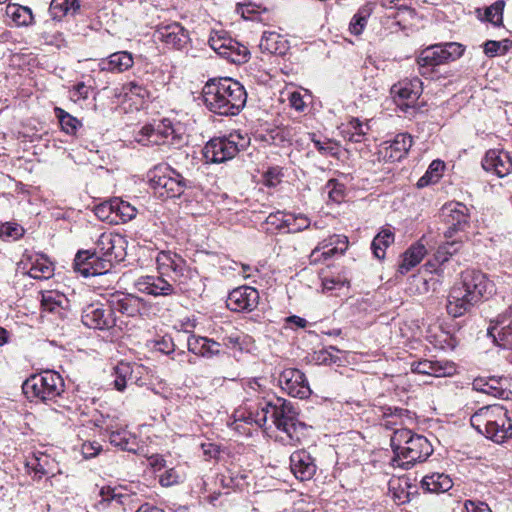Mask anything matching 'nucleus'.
<instances>
[{"mask_svg":"<svg viewBox=\"0 0 512 512\" xmlns=\"http://www.w3.org/2000/svg\"><path fill=\"white\" fill-rule=\"evenodd\" d=\"M297 416L298 413L290 401L279 397H263L247 400L245 407L237 409L233 414L234 421L231 426L238 430V422H244L261 428L270 419L279 431L286 434L289 443L295 445L300 442L306 429V425L299 421Z\"/></svg>","mask_w":512,"mask_h":512,"instance_id":"f257e3e1","label":"nucleus"},{"mask_svg":"<svg viewBox=\"0 0 512 512\" xmlns=\"http://www.w3.org/2000/svg\"><path fill=\"white\" fill-rule=\"evenodd\" d=\"M125 238L113 232H103L95 242L93 250H80L74 259V269L84 277L103 275L110 271L113 263L125 256Z\"/></svg>","mask_w":512,"mask_h":512,"instance_id":"f03ea898","label":"nucleus"},{"mask_svg":"<svg viewBox=\"0 0 512 512\" xmlns=\"http://www.w3.org/2000/svg\"><path fill=\"white\" fill-rule=\"evenodd\" d=\"M494 292V284L486 274L479 270L468 269L461 273L460 281L456 282L447 297V313L461 317Z\"/></svg>","mask_w":512,"mask_h":512,"instance_id":"7ed1b4c3","label":"nucleus"},{"mask_svg":"<svg viewBox=\"0 0 512 512\" xmlns=\"http://www.w3.org/2000/svg\"><path fill=\"white\" fill-rule=\"evenodd\" d=\"M205 107L221 116H235L245 107L247 93L244 86L230 77L209 79L203 89Z\"/></svg>","mask_w":512,"mask_h":512,"instance_id":"20e7f679","label":"nucleus"},{"mask_svg":"<svg viewBox=\"0 0 512 512\" xmlns=\"http://www.w3.org/2000/svg\"><path fill=\"white\" fill-rule=\"evenodd\" d=\"M394 452V467L411 468L415 463L426 460L433 452L432 445L422 435L414 434L409 429H397L391 437Z\"/></svg>","mask_w":512,"mask_h":512,"instance_id":"39448f33","label":"nucleus"},{"mask_svg":"<svg viewBox=\"0 0 512 512\" xmlns=\"http://www.w3.org/2000/svg\"><path fill=\"white\" fill-rule=\"evenodd\" d=\"M62 376L52 370L32 374L22 384V391L30 401H53L64 392Z\"/></svg>","mask_w":512,"mask_h":512,"instance_id":"423d86ee","label":"nucleus"},{"mask_svg":"<svg viewBox=\"0 0 512 512\" xmlns=\"http://www.w3.org/2000/svg\"><path fill=\"white\" fill-rule=\"evenodd\" d=\"M147 176L151 188L163 198L180 197L186 189L193 187L192 181L167 165L155 166Z\"/></svg>","mask_w":512,"mask_h":512,"instance_id":"0eeeda50","label":"nucleus"},{"mask_svg":"<svg viewBox=\"0 0 512 512\" xmlns=\"http://www.w3.org/2000/svg\"><path fill=\"white\" fill-rule=\"evenodd\" d=\"M248 144L247 135L234 131L227 136L210 139L205 144L202 153L207 163L219 164L233 159Z\"/></svg>","mask_w":512,"mask_h":512,"instance_id":"6e6552de","label":"nucleus"},{"mask_svg":"<svg viewBox=\"0 0 512 512\" xmlns=\"http://www.w3.org/2000/svg\"><path fill=\"white\" fill-rule=\"evenodd\" d=\"M464 51L465 47L457 42L431 45L417 57L419 72L422 76L430 75L434 67L459 59Z\"/></svg>","mask_w":512,"mask_h":512,"instance_id":"1a4fd4ad","label":"nucleus"},{"mask_svg":"<svg viewBox=\"0 0 512 512\" xmlns=\"http://www.w3.org/2000/svg\"><path fill=\"white\" fill-rule=\"evenodd\" d=\"M135 141L143 146L174 145L181 146L184 137L179 124L174 125L170 119H163L156 127L144 125L135 135Z\"/></svg>","mask_w":512,"mask_h":512,"instance_id":"9d476101","label":"nucleus"},{"mask_svg":"<svg viewBox=\"0 0 512 512\" xmlns=\"http://www.w3.org/2000/svg\"><path fill=\"white\" fill-rule=\"evenodd\" d=\"M81 319L85 326L92 329L109 330L116 325L110 300L108 305L102 303L87 305L82 311Z\"/></svg>","mask_w":512,"mask_h":512,"instance_id":"9b49d317","label":"nucleus"},{"mask_svg":"<svg viewBox=\"0 0 512 512\" xmlns=\"http://www.w3.org/2000/svg\"><path fill=\"white\" fill-rule=\"evenodd\" d=\"M209 45L219 56L234 64L245 63L249 59L248 48L231 37L212 36Z\"/></svg>","mask_w":512,"mask_h":512,"instance_id":"f8f14e48","label":"nucleus"},{"mask_svg":"<svg viewBox=\"0 0 512 512\" xmlns=\"http://www.w3.org/2000/svg\"><path fill=\"white\" fill-rule=\"evenodd\" d=\"M442 217L447 225V229L444 232L446 238H452L455 233L464 231L469 227V209L463 203L451 202L445 204L442 208Z\"/></svg>","mask_w":512,"mask_h":512,"instance_id":"ddd939ff","label":"nucleus"},{"mask_svg":"<svg viewBox=\"0 0 512 512\" xmlns=\"http://www.w3.org/2000/svg\"><path fill=\"white\" fill-rule=\"evenodd\" d=\"M485 436L496 443L512 438V416L501 405H495Z\"/></svg>","mask_w":512,"mask_h":512,"instance_id":"4468645a","label":"nucleus"},{"mask_svg":"<svg viewBox=\"0 0 512 512\" xmlns=\"http://www.w3.org/2000/svg\"><path fill=\"white\" fill-rule=\"evenodd\" d=\"M278 382L284 392L295 398L305 399L312 393L305 374L296 368L283 370Z\"/></svg>","mask_w":512,"mask_h":512,"instance_id":"2eb2a0df","label":"nucleus"},{"mask_svg":"<svg viewBox=\"0 0 512 512\" xmlns=\"http://www.w3.org/2000/svg\"><path fill=\"white\" fill-rule=\"evenodd\" d=\"M260 296L257 289L250 286H240L233 289L226 300V306L233 312L254 311L259 304Z\"/></svg>","mask_w":512,"mask_h":512,"instance_id":"dca6fc26","label":"nucleus"},{"mask_svg":"<svg viewBox=\"0 0 512 512\" xmlns=\"http://www.w3.org/2000/svg\"><path fill=\"white\" fill-rule=\"evenodd\" d=\"M422 91V82L417 77L399 81L391 88L395 102L403 111H406L419 99Z\"/></svg>","mask_w":512,"mask_h":512,"instance_id":"f3484780","label":"nucleus"},{"mask_svg":"<svg viewBox=\"0 0 512 512\" xmlns=\"http://www.w3.org/2000/svg\"><path fill=\"white\" fill-rule=\"evenodd\" d=\"M487 333L497 346L512 348V307L491 321Z\"/></svg>","mask_w":512,"mask_h":512,"instance_id":"a211bd4d","label":"nucleus"},{"mask_svg":"<svg viewBox=\"0 0 512 512\" xmlns=\"http://www.w3.org/2000/svg\"><path fill=\"white\" fill-rule=\"evenodd\" d=\"M154 37L165 45L181 50L190 42L188 31L178 22L160 24L157 26Z\"/></svg>","mask_w":512,"mask_h":512,"instance_id":"6ab92c4d","label":"nucleus"},{"mask_svg":"<svg viewBox=\"0 0 512 512\" xmlns=\"http://www.w3.org/2000/svg\"><path fill=\"white\" fill-rule=\"evenodd\" d=\"M113 312H119L127 317H137L146 314L149 310L147 302L135 294H118L110 300Z\"/></svg>","mask_w":512,"mask_h":512,"instance_id":"aec40b11","label":"nucleus"},{"mask_svg":"<svg viewBox=\"0 0 512 512\" xmlns=\"http://www.w3.org/2000/svg\"><path fill=\"white\" fill-rule=\"evenodd\" d=\"M134 286L139 292L154 297L169 296L176 293L173 285L161 276H141L135 281Z\"/></svg>","mask_w":512,"mask_h":512,"instance_id":"412c9836","label":"nucleus"},{"mask_svg":"<svg viewBox=\"0 0 512 512\" xmlns=\"http://www.w3.org/2000/svg\"><path fill=\"white\" fill-rule=\"evenodd\" d=\"M412 137L408 133H399L392 140L382 143L380 153L385 160L396 162L403 159L412 146Z\"/></svg>","mask_w":512,"mask_h":512,"instance_id":"4be33fe9","label":"nucleus"},{"mask_svg":"<svg viewBox=\"0 0 512 512\" xmlns=\"http://www.w3.org/2000/svg\"><path fill=\"white\" fill-rule=\"evenodd\" d=\"M482 167L485 171L503 178L512 171V159L507 152L491 149L482 159Z\"/></svg>","mask_w":512,"mask_h":512,"instance_id":"5701e85b","label":"nucleus"},{"mask_svg":"<svg viewBox=\"0 0 512 512\" xmlns=\"http://www.w3.org/2000/svg\"><path fill=\"white\" fill-rule=\"evenodd\" d=\"M348 239L343 235H333L328 239L323 240L318 246L311 252V262L327 260L332 258L336 254H343L347 249Z\"/></svg>","mask_w":512,"mask_h":512,"instance_id":"b1692460","label":"nucleus"},{"mask_svg":"<svg viewBox=\"0 0 512 512\" xmlns=\"http://www.w3.org/2000/svg\"><path fill=\"white\" fill-rule=\"evenodd\" d=\"M290 468L297 480H311L317 470L314 459L305 450H298L291 454Z\"/></svg>","mask_w":512,"mask_h":512,"instance_id":"393cba45","label":"nucleus"},{"mask_svg":"<svg viewBox=\"0 0 512 512\" xmlns=\"http://www.w3.org/2000/svg\"><path fill=\"white\" fill-rule=\"evenodd\" d=\"M504 377H478L473 381V389L500 399H509L512 392L507 390Z\"/></svg>","mask_w":512,"mask_h":512,"instance_id":"a878e982","label":"nucleus"},{"mask_svg":"<svg viewBox=\"0 0 512 512\" xmlns=\"http://www.w3.org/2000/svg\"><path fill=\"white\" fill-rule=\"evenodd\" d=\"M134 65L132 53L128 51H118L110 54L108 57L100 60L98 66L101 71L111 73H122L129 70Z\"/></svg>","mask_w":512,"mask_h":512,"instance_id":"bb28decb","label":"nucleus"},{"mask_svg":"<svg viewBox=\"0 0 512 512\" xmlns=\"http://www.w3.org/2000/svg\"><path fill=\"white\" fill-rule=\"evenodd\" d=\"M456 368L453 363L422 360L412 363V371L414 373L429 375L434 377H446L454 374Z\"/></svg>","mask_w":512,"mask_h":512,"instance_id":"cd10ccee","label":"nucleus"},{"mask_svg":"<svg viewBox=\"0 0 512 512\" xmlns=\"http://www.w3.org/2000/svg\"><path fill=\"white\" fill-rule=\"evenodd\" d=\"M220 347V343L207 337L190 335L187 339L188 350L191 353L202 357L211 358L219 355L221 352Z\"/></svg>","mask_w":512,"mask_h":512,"instance_id":"c85d7f7f","label":"nucleus"},{"mask_svg":"<svg viewBox=\"0 0 512 512\" xmlns=\"http://www.w3.org/2000/svg\"><path fill=\"white\" fill-rule=\"evenodd\" d=\"M156 263L160 270H171L175 276L181 277L189 271L186 261L172 251H160L156 257Z\"/></svg>","mask_w":512,"mask_h":512,"instance_id":"c756f323","label":"nucleus"},{"mask_svg":"<svg viewBox=\"0 0 512 512\" xmlns=\"http://www.w3.org/2000/svg\"><path fill=\"white\" fill-rule=\"evenodd\" d=\"M99 495L102 498L101 502H115L119 505L125 506L132 502L134 493L130 492L127 487L123 485H106L100 488Z\"/></svg>","mask_w":512,"mask_h":512,"instance_id":"7c9ffc66","label":"nucleus"},{"mask_svg":"<svg viewBox=\"0 0 512 512\" xmlns=\"http://www.w3.org/2000/svg\"><path fill=\"white\" fill-rule=\"evenodd\" d=\"M28 275L34 279H48L54 273V267L51 261L43 255L36 254L28 258Z\"/></svg>","mask_w":512,"mask_h":512,"instance_id":"2f4dec72","label":"nucleus"},{"mask_svg":"<svg viewBox=\"0 0 512 512\" xmlns=\"http://www.w3.org/2000/svg\"><path fill=\"white\" fill-rule=\"evenodd\" d=\"M123 426L124 425H121L118 429L113 430V432L109 434L110 443L123 451L136 453L139 447L137 438Z\"/></svg>","mask_w":512,"mask_h":512,"instance_id":"473e14b6","label":"nucleus"},{"mask_svg":"<svg viewBox=\"0 0 512 512\" xmlns=\"http://www.w3.org/2000/svg\"><path fill=\"white\" fill-rule=\"evenodd\" d=\"M427 250L425 246L417 242L413 244L404 254L402 262L399 264L398 272L401 274L408 273L412 268L418 265L424 256L426 255Z\"/></svg>","mask_w":512,"mask_h":512,"instance_id":"72a5a7b5","label":"nucleus"},{"mask_svg":"<svg viewBox=\"0 0 512 512\" xmlns=\"http://www.w3.org/2000/svg\"><path fill=\"white\" fill-rule=\"evenodd\" d=\"M5 12L17 27H27L34 24V15L32 10L27 6L9 3L6 6Z\"/></svg>","mask_w":512,"mask_h":512,"instance_id":"f704fd0d","label":"nucleus"},{"mask_svg":"<svg viewBox=\"0 0 512 512\" xmlns=\"http://www.w3.org/2000/svg\"><path fill=\"white\" fill-rule=\"evenodd\" d=\"M80 7V0H51L49 14L53 20L60 21L65 16L75 15Z\"/></svg>","mask_w":512,"mask_h":512,"instance_id":"c9c22d12","label":"nucleus"},{"mask_svg":"<svg viewBox=\"0 0 512 512\" xmlns=\"http://www.w3.org/2000/svg\"><path fill=\"white\" fill-rule=\"evenodd\" d=\"M112 376L113 386L118 391H124L129 382H133L135 378L133 377V366L127 362L118 363L114 369Z\"/></svg>","mask_w":512,"mask_h":512,"instance_id":"e433bc0d","label":"nucleus"},{"mask_svg":"<svg viewBox=\"0 0 512 512\" xmlns=\"http://www.w3.org/2000/svg\"><path fill=\"white\" fill-rule=\"evenodd\" d=\"M394 242V234L389 229H383L373 239L371 249L374 256L382 260L385 257V251L390 244Z\"/></svg>","mask_w":512,"mask_h":512,"instance_id":"4c0bfd02","label":"nucleus"},{"mask_svg":"<svg viewBox=\"0 0 512 512\" xmlns=\"http://www.w3.org/2000/svg\"><path fill=\"white\" fill-rule=\"evenodd\" d=\"M54 113L60 123L62 131L68 135H75L78 128L82 125L80 120L60 107H55Z\"/></svg>","mask_w":512,"mask_h":512,"instance_id":"58836bf2","label":"nucleus"},{"mask_svg":"<svg viewBox=\"0 0 512 512\" xmlns=\"http://www.w3.org/2000/svg\"><path fill=\"white\" fill-rule=\"evenodd\" d=\"M110 206L113 208L115 216L119 217L122 222H128L137 215V209L129 202L120 198L111 199Z\"/></svg>","mask_w":512,"mask_h":512,"instance_id":"ea45409f","label":"nucleus"},{"mask_svg":"<svg viewBox=\"0 0 512 512\" xmlns=\"http://www.w3.org/2000/svg\"><path fill=\"white\" fill-rule=\"evenodd\" d=\"M494 407L495 405H488L475 412L470 418L472 427L485 435Z\"/></svg>","mask_w":512,"mask_h":512,"instance_id":"a19ab883","label":"nucleus"},{"mask_svg":"<svg viewBox=\"0 0 512 512\" xmlns=\"http://www.w3.org/2000/svg\"><path fill=\"white\" fill-rule=\"evenodd\" d=\"M283 223L289 233H298L310 226L309 218L303 214H286Z\"/></svg>","mask_w":512,"mask_h":512,"instance_id":"79ce46f5","label":"nucleus"},{"mask_svg":"<svg viewBox=\"0 0 512 512\" xmlns=\"http://www.w3.org/2000/svg\"><path fill=\"white\" fill-rule=\"evenodd\" d=\"M24 232V228L18 223L6 222L0 225V238L6 242L20 239Z\"/></svg>","mask_w":512,"mask_h":512,"instance_id":"37998d69","label":"nucleus"},{"mask_svg":"<svg viewBox=\"0 0 512 512\" xmlns=\"http://www.w3.org/2000/svg\"><path fill=\"white\" fill-rule=\"evenodd\" d=\"M444 169V163L440 160H434L428 167V170L419 180L417 185L424 187L430 183L437 182L441 176V172Z\"/></svg>","mask_w":512,"mask_h":512,"instance_id":"c03bdc74","label":"nucleus"},{"mask_svg":"<svg viewBox=\"0 0 512 512\" xmlns=\"http://www.w3.org/2000/svg\"><path fill=\"white\" fill-rule=\"evenodd\" d=\"M505 2L498 0L485 10V20L492 23L495 26H500L503 23V11Z\"/></svg>","mask_w":512,"mask_h":512,"instance_id":"a18cd8bd","label":"nucleus"},{"mask_svg":"<svg viewBox=\"0 0 512 512\" xmlns=\"http://www.w3.org/2000/svg\"><path fill=\"white\" fill-rule=\"evenodd\" d=\"M309 137L321 155L335 156L337 154V147L332 143L330 139L325 138L324 140H321L320 138H317L315 133H310Z\"/></svg>","mask_w":512,"mask_h":512,"instance_id":"49530a36","label":"nucleus"},{"mask_svg":"<svg viewBox=\"0 0 512 512\" xmlns=\"http://www.w3.org/2000/svg\"><path fill=\"white\" fill-rule=\"evenodd\" d=\"M364 124L357 118H353L345 131L348 135V140L354 143H359L363 140L366 135V131L364 129Z\"/></svg>","mask_w":512,"mask_h":512,"instance_id":"de8ad7c7","label":"nucleus"},{"mask_svg":"<svg viewBox=\"0 0 512 512\" xmlns=\"http://www.w3.org/2000/svg\"><path fill=\"white\" fill-rule=\"evenodd\" d=\"M126 96L138 97L141 100L150 98V91L138 81H129L123 85Z\"/></svg>","mask_w":512,"mask_h":512,"instance_id":"09e8293b","label":"nucleus"},{"mask_svg":"<svg viewBox=\"0 0 512 512\" xmlns=\"http://www.w3.org/2000/svg\"><path fill=\"white\" fill-rule=\"evenodd\" d=\"M332 351L339 352V350L336 347L329 346L328 348L314 352L313 360L320 365H330L333 363H337L340 360V358L337 355L333 354Z\"/></svg>","mask_w":512,"mask_h":512,"instance_id":"8fccbe9b","label":"nucleus"},{"mask_svg":"<svg viewBox=\"0 0 512 512\" xmlns=\"http://www.w3.org/2000/svg\"><path fill=\"white\" fill-rule=\"evenodd\" d=\"M95 426L99 427L102 430H105L108 434H111L113 430L118 429L122 424L118 421L117 416H112L109 414L103 415L100 414L99 417L94 419Z\"/></svg>","mask_w":512,"mask_h":512,"instance_id":"3c124183","label":"nucleus"},{"mask_svg":"<svg viewBox=\"0 0 512 512\" xmlns=\"http://www.w3.org/2000/svg\"><path fill=\"white\" fill-rule=\"evenodd\" d=\"M236 11L237 13L241 14L243 18L253 20L255 14L265 12L266 8L262 7L261 4H257L254 2H245L238 3Z\"/></svg>","mask_w":512,"mask_h":512,"instance_id":"603ef678","label":"nucleus"},{"mask_svg":"<svg viewBox=\"0 0 512 512\" xmlns=\"http://www.w3.org/2000/svg\"><path fill=\"white\" fill-rule=\"evenodd\" d=\"M64 297L52 291H48L42 295L41 305L43 310L53 312L62 306Z\"/></svg>","mask_w":512,"mask_h":512,"instance_id":"864d4df0","label":"nucleus"},{"mask_svg":"<svg viewBox=\"0 0 512 512\" xmlns=\"http://www.w3.org/2000/svg\"><path fill=\"white\" fill-rule=\"evenodd\" d=\"M283 177L282 168L279 166L269 167L263 174V184L267 187H276L281 183Z\"/></svg>","mask_w":512,"mask_h":512,"instance_id":"5fc2aeb1","label":"nucleus"},{"mask_svg":"<svg viewBox=\"0 0 512 512\" xmlns=\"http://www.w3.org/2000/svg\"><path fill=\"white\" fill-rule=\"evenodd\" d=\"M278 39L279 35L275 32H264L260 40V48L269 53L278 52Z\"/></svg>","mask_w":512,"mask_h":512,"instance_id":"6e6d98bb","label":"nucleus"},{"mask_svg":"<svg viewBox=\"0 0 512 512\" xmlns=\"http://www.w3.org/2000/svg\"><path fill=\"white\" fill-rule=\"evenodd\" d=\"M329 199L336 203H340L344 199L345 187L335 179H331L326 184Z\"/></svg>","mask_w":512,"mask_h":512,"instance_id":"4d7b16f0","label":"nucleus"},{"mask_svg":"<svg viewBox=\"0 0 512 512\" xmlns=\"http://www.w3.org/2000/svg\"><path fill=\"white\" fill-rule=\"evenodd\" d=\"M389 491L392 493V497L397 504H404L410 500V492L401 487L400 482H388Z\"/></svg>","mask_w":512,"mask_h":512,"instance_id":"13d9d810","label":"nucleus"},{"mask_svg":"<svg viewBox=\"0 0 512 512\" xmlns=\"http://www.w3.org/2000/svg\"><path fill=\"white\" fill-rule=\"evenodd\" d=\"M201 450L206 461H218L221 457V454L224 453V450L221 448V446L212 442L202 443Z\"/></svg>","mask_w":512,"mask_h":512,"instance_id":"bf43d9fd","label":"nucleus"},{"mask_svg":"<svg viewBox=\"0 0 512 512\" xmlns=\"http://www.w3.org/2000/svg\"><path fill=\"white\" fill-rule=\"evenodd\" d=\"M424 492L440 494L448 492L453 487V482H420Z\"/></svg>","mask_w":512,"mask_h":512,"instance_id":"052dcab7","label":"nucleus"},{"mask_svg":"<svg viewBox=\"0 0 512 512\" xmlns=\"http://www.w3.org/2000/svg\"><path fill=\"white\" fill-rule=\"evenodd\" d=\"M91 87L87 86L84 82H79L71 89V97L75 101L85 100L89 97Z\"/></svg>","mask_w":512,"mask_h":512,"instance_id":"680f3d73","label":"nucleus"},{"mask_svg":"<svg viewBox=\"0 0 512 512\" xmlns=\"http://www.w3.org/2000/svg\"><path fill=\"white\" fill-rule=\"evenodd\" d=\"M366 24H367V19L364 18L363 16L359 15L358 13H356L350 22L349 29L352 34L359 35L364 30Z\"/></svg>","mask_w":512,"mask_h":512,"instance_id":"e2e57ef3","label":"nucleus"},{"mask_svg":"<svg viewBox=\"0 0 512 512\" xmlns=\"http://www.w3.org/2000/svg\"><path fill=\"white\" fill-rule=\"evenodd\" d=\"M101 450V445L97 442H86L82 444V454L84 458L89 459L95 457Z\"/></svg>","mask_w":512,"mask_h":512,"instance_id":"0e129e2a","label":"nucleus"},{"mask_svg":"<svg viewBox=\"0 0 512 512\" xmlns=\"http://www.w3.org/2000/svg\"><path fill=\"white\" fill-rule=\"evenodd\" d=\"M502 43L499 41L488 40L484 44V52L488 57H495L501 54Z\"/></svg>","mask_w":512,"mask_h":512,"instance_id":"69168bd1","label":"nucleus"},{"mask_svg":"<svg viewBox=\"0 0 512 512\" xmlns=\"http://www.w3.org/2000/svg\"><path fill=\"white\" fill-rule=\"evenodd\" d=\"M288 99H289L290 106L293 107L295 110L302 112L305 109L306 104H305V102L303 100V96L301 95L300 92H297V91L292 92L289 95Z\"/></svg>","mask_w":512,"mask_h":512,"instance_id":"338daca9","label":"nucleus"},{"mask_svg":"<svg viewBox=\"0 0 512 512\" xmlns=\"http://www.w3.org/2000/svg\"><path fill=\"white\" fill-rule=\"evenodd\" d=\"M466 512H492L489 506L484 502H474L467 500L464 504Z\"/></svg>","mask_w":512,"mask_h":512,"instance_id":"774afa93","label":"nucleus"}]
</instances>
